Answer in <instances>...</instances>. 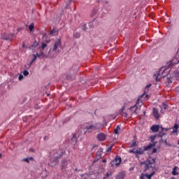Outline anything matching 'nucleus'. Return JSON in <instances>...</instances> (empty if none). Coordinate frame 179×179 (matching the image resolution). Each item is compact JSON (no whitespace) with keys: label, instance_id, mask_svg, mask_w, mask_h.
Segmentation results:
<instances>
[{"label":"nucleus","instance_id":"f257e3e1","mask_svg":"<svg viewBox=\"0 0 179 179\" xmlns=\"http://www.w3.org/2000/svg\"><path fill=\"white\" fill-rule=\"evenodd\" d=\"M141 164L144 165V171L147 173H142L140 176V179H152V177H153L156 171H157L155 159H147L144 162H141Z\"/></svg>","mask_w":179,"mask_h":179},{"label":"nucleus","instance_id":"f03ea898","mask_svg":"<svg viewBox=\"0 0 179 179\" xmlns=\"http://www.w3.org/2000/svg\"><path fill=\"white\" fill-rule=\"evenodd\" d=\"M176 59H176H173L168 62L165 66L162 67L158 73L154 75L155 80H157V82H159V80H160V79L162 78H169V73H170V66L172 64H179V57H177Z\"/></svg>","mask_w":179,"mask_h":179},{"label":"nucleus","instance_id":"7ed1b4c3","mask_svg":"<svg viewBox=\"0 0 179 179\" xmlns=\"http://www.w3.org/2000/svg\"><path fill=\"white\" fill-rule=\"evenodd\" d=\"M103 128V125L101 123H95L93 124H90V126H87L85 128L82 127L80 129V134H86V132H93L95 131L96 132H100V130Z\"/></svg>","mask_w":179,"mask_h":179},{"label":"nucleus","instance_id":"20e7f679","mask_svg":"<svg viewBox=\"0 0 179 179\" xmlns=\"http://www.w3.org/2000/svg\"><path fill=\"white\" fill-rule=\"evenodd\" d=\"M78 72H79V67L78 66H73L66 75V79L67 80H72Z\"/></svg>","mask_w":179,"mask_h":179},{"label":"nucleus","instance_id":"39448f33","mask_svg":"<svg viewBox=\"0 0 179 179\" xmlns=\"http://www.w3.org/2000/svg\"><path fill=\"white\" fill-rule=\"evenodd\" d=\"M32 56L34 57V58L31 60V62L28 64L29 68H30V66L33 65V62H34L35 59H37V57L38 58H48V57H50V54L44 53V52H41L40 53H36V55H32Z\"/></svg>","mask_w":179,"mask_h":179},{"label":"nucleus","instance_id":"423d86ee","mask_svg":"<svg viewBox=\"0 0 179 179\" xmlns=\"http://www.w3.org/2000/svg\"><path fill=\"white\" fill-rule=\"evenodd\" d=\"M155 146V143L153 144H149L146 147L138 148L137 150H136V155H143L146 150H149V149H152Z\"/></svg>","mask_w":179,"mask_h":179},{"label":"nucleus","instance_id":"0eeeda50","mask_svg":"<svg viewBox=\"0 0 179 179\" xmlns=\"http://www.w3.org/2000/svg\"><path fill=\"white\" fill-rule=\"evenodd\" d=\"M64 155V151L62 149H58V150H53L50 152V156L52 157H56L57 159H61L62 156Z\"/></svg>","mask_w":179,"mask_h":179},{"label":"nucleus","instance_id":"6e6552de","mask_svg":"<svg viewBox=\"0 0 179 179\" xmlns=\"http://www.w3.org/2000/svg\"><path fill=\"white\" fill-rule=\"evenodd\" d=\"M161 129H162V131L159 132V138H161L162 141L164 142L165 145H167V138L163 139V136H164V135H166V132H167V131H169V129H164L161 127Z\"/></svg>","mask_w":179,"mask_h":179},{"label":"nucleus","instance_id":"1a4fd4ad","mask_svg":"<svg viewBox=\"0 0 179 179\" xmlns=\"http://www.w3.org/2000/svg\"><path fill=\"white\" fill-rule=\"evenodd\" d=\"M59 163V158L51 156L50 164L52 167H55V166H57V164H58Z\"/></svg>","mask_w":179,"mask_h":179},{"label":"nucleus","instance_id":"9d476101","mask_svg":"<svg viewBox=\"0 0 179 179\" xmlns=\"http://www.w3.org/2000/svg\"><path fill=\"white\" fill-rule=\"evenodd\" d=\"M98 141L103 142V141H106V134H104L103 133H99L97 136H96Z\"/></svg>","mask_w":179,"mask_h":179},{"label":"nucleus","instance_id":"9b49d317","mask_svg":"<svg viewBox=\"0 0 179 179\" xmlns=\"http://www.w3.org/2000/svg\"><path fill=\"white\" fill-rule=\"evenodd\" d=\"M136 110H138V106L136 105H134L129 109V112H131V114H137Z\"/></svg>","mask_w":179,"mask_h":179},{"label":"nucleus","instance_id":"f8f14e48","mask_svg":"<svg viewBox=\"0 0 179 179\" xmlns=\"http://www.w3.org/2000/svg\"><path fill=\"white\" fill-rule=\"evenodd\" d=\"M68 166V161L66 159H63L62 161V170L64 171L66 169V167Z\"/></svg>","mask_w":179,"mask_h":179},{"label":"nucleus","instance_id":"ddd939ff","mask_svg":"<svg viewBox=\"0 0 179 179\" xmlns=\"http://www.w3.org/2000/svg\"><path fill=\"white\" fill-rule=\"evenodd\" d=\"M125 176H127L125 171H122L117 175L116 179H124L125 178Z\"/></svg>","mask_w":179,"mask_h":179},{"label":"nucleus","instance_id":"4468645a","mask_svg":"<svg viewBox=\"0 0 179 179\" xmlns=\"http://www.w3.org/2000/svg\"><path fill=\"white\" fill-rule=\"evenodd\" d=\"M151 131L152 132H158L159 129H160V126L159 125H152L150 127Z\"/></svg>","mask_w":179,"mask_h":179},{"label":"nucleus","instance_id":"2eb2a0df","mask_svg":"<svg viewBox=\"0 0 179 179\" xmlns=\"http://www.w3.org/2000/svg\"><path fill=\"white\" fill-rule=\"evenodd\" d=\"M59 45H61V40L59 39V40L56 41V42L55 43L52 51H55L57 50V48H58L59 47Z\"/></svg>","mask_w":179,"mask_h":179},{"label":"nucleus","instance_id":"dca6fc26","mask_svg":"<svg viewBox=\"0 0 179 179\" xmlns=\"http://www.w3.org/2000/svg\"><path fill=\"white\" fill-rule=\"evenodd\" d=\"M153 113H154L155 118L158 120V118H159L160 115H159V110H157V108H154L153 109Z\"/></svg>","mask_w":179,"mask_h":179},{"label":"nucleus","instance_id":"f3484780","mask_svg":"<svg viewBox=\"0 0 179 179\" xmlns=\"http://www.w3.org/2000/svg\"><path fill=\"white\" fill-rule=\"evenodd\" d=\"M121 158H115V162H113V163H115V166H120V164H121Z\"/></svg>","mask_w":179,"mask_h":179},{"label":"nucleus","instance_id":"a211bd4d","mask_svg":"<svg viewBox=\"0 0 179 179\" xmlns=\"http://www.w3.org/2000/svg\"><path fill=\"white\" fill-rule=\"evenodd\" d=\"M177 170H178V166H175V167L173 169L172 174H173V176H178L179 173L177 171Z\"/></svg>","mask_w":179,"mask_h":179},{"label":"nucleus","instance_id":"6ab92c4d","mask_svg":"<svg viewBox=\"0 0 179 179\" xmlns=\"http://www.w3.org/2000/svg\"><path fill=\"white\" fill-rule=\"evenodd\" d=\"M50 36H57L58 35V31L56 29H53L50 32Z\"/></svg>","mask_w":179,"mask_h":179},{"label":"nucleus","instance_id":"aec40b11","mask_svg":"<svg viewBox=\"0 0 179 179\" xmlns=\"http://www.w3.org/2000/svg\"><path fill=\"white\" fill-rule=\"evenodd\" d=\"M47 47V43H42L41 46L39 48L40 50H41V52H44V50H45V48Z\"/></svg>","mask_w":179,"mask_h":179},{"label":"nucleus","instance_id":"412c9836","mask_svg":"<svg viewBox=\"0 0 179 179\" xmlns=\"http://www.w3.org/2000/svg\"><path fill=\"white\" fill-rule=\"evenodd\" d=\"M156 135L154 136H151L150 137V139L151 140V142H152V143H150V145H153V143L155 144V146H156V143H155V139H156Z\"/></svg>","mask_w":179,"mask_h":179},{"label":"nucleus","instance_id":"4be33fe9","mask_svg":"<svg viewBox=\"0 0 179 179\" xmlns=\"http://www.w3.org/2000/svg\"><path fill=\"white\" fill-rule=\"evenodd\" d=\"M152 86V84H149L148 85L144 90V94H145V93H148V92H149V89H150V87Z\"/></svg>","mask_w":179,"mask_h":179},{"label":"nucleus","instance_id":"5701e85b","mask_svg":"<svg viewBox=\"0 0 179 179\" xmlns=\"http://www.w3.org/2000/svg\"><path fill=\"white\" fill-rule=\"evenodd\" d=\"M73 37H75V38H79L80 37V34L76 31H74Z\"/></svg>","mask_w":179,"mask_h":179},{"label":"nucleus","instance_id":"b1692460","mask_svg":"<svg viewBox=\"0 0 179 179\" xmlns=\"http://www.w3.org/2000/svg\"><path fill=\"white\" fill-rule=\"evenodd\" d=\"M119 131H121V127H120V126H117L116 129H115L114 130V132L115 134H116V135H117Z\"/></svg>","mask_w":179,"mask_h":179},{"label":"nucleus","instance_id":"393cba45","mask_svg":"<svg viewBox=\"0 0 179 179\" xmlns=\"http://www.w3.org/2000/svg\"><path fill=\"white\" fill-rule=\"evenodd\" d=\"M76 142H77V139H76V134H74L73 136V138H72V140H71V143H76Z\"/></svg>","mask_w":179,"mask_h":179},{"label":"nucleus","instance_id":"a878e982","mask_svg":"<svg viewBox=\"0 0 179 179\" xmlns=\"http://www.w3.org/2000/svg\"><path fill=\"white\" fill-rule=\"evenodd\" d=\"M30 160H33V157L30 158H24L22 159V162H26L27 163H30Z\"/></svg>","mask_w":179,"mask_h":179},{"label":"nucleus","instance_id":"bb28decb","mask_svg":"<svg viewBox=\"0 0 179 179\" xmlns=\"http://www.w3.org/2000/svg\"><path fill=\"white\" fill-rule=\"evenodd\" d=\"M101 158V151H97L96 152V159L99 160V159Z\"/></svg>","mask_w":179,"mask_h":179},{"label":"nucleus","instance_id":"cd10ccee","mask_svg":"<svg viewBox=\"0 0 179 179\" xmlns=\"http://www.w3.org/2000/svg\"><path fill=\"white\" fill-rule=\"evenodd\" d=\"M178 128H179L178 124H175V125H174V127H173V132H177V131H178Z\"/></svg>","mask_w":179,"mask_h":179},{"label":"nucleus","instance_id":"c85d7f7f","mask_svg":"<svg viewBox=\"0 0 179 179\" xmlns=\"http://www.w3.org/2000/svg\"><path fill=\"white\" fill-rule=\"evenodd\" d=\"M82 29L84 31H87V26L86 25V24H82Z\"/></svg>","mask_w":179,"mask_h":179},{"label":"nucleus","instance_id":"c756f323","mask_svg":"<svg viewBox=\"0 0 179 179\" xmlns=\"http://www.w3.org/2000/svg\"><path fill=\"white\" fill-rule=\"evenodd\" d=\"M34 29V24H31L29 26V31H33V29Z\"/></svg>","mask_w":179,"mask_h":179},{"label":"nucleus","instance_id":"7c9ffc66","mask_svg":"<svg viewBox=\"0 0 179 179\" xmlns=\"http://www.w3.org/2000/svg\"><path fill=\"white\" fill-rule=\"evenodd\" d=\"M89 27H90V29L94 27V23L93 22H90V23H89Z\"/></svg>","mask_w":179,"mask_h":179},{"label":"nucleus","instance_id":"2f4dec72","mask_svg":"<svg viewBox=\"0 0 179 179\" xmlns=\"http://www.w3.org/2000/svg\"><path fill=\"white\" fill-rule=\"evenodd\" d=\"M24 76H29V71L27 70H24L23 71Z\"/></svg>","mask_w":179,"mask_h":179},{"label":"nucleus","instance_id":"473e14b6","mask_svg":"<svg viewBox=\"0 0 179 179\" xmlns=\"http://www.w3.org/2000/svg\"><path fill=\"white\" fill-rule=\"evenodd\" d=\"M129 153H134V155H136V149L131 150L129 151Z\"/></svg>","mask_w":179,"mask_h":179},{"label":"nucleus","instance_id":"72a5a7b5","mask_svg":"<svg viewBox=\"0 0 179 179\" xmlns=\"http://www.w3.org/2000/svg\"><path fill=\"white\" fill-rule=\"evenodd\" d=\"M122 115V117H124L125 118H127V117H128V114L125 112H123Z\"/></svg>","mask_w":179,"mask_h":179},{"label":"nucleus","instance_id":"f704fd0d","mask_svg":"<svg viewBox=\"0 0 179 179\" xmlns=\"http://www.w3.org/2000/svg\"><path fill=\"white\" fill-rule=\"evenodd\" d=\"M136 146V141H134L132 144L131 145V148H134Z\"/></svg>","mask_w":179,"mask_h":179},{"label":"nucleus","instance_id":"c9c22d12","mask_svg":"<svg viewBox=\"0 0 179 179\" xmlns=\"http://www.w3.org/2000/svg\"><path fill=\"white\" fill-rule=\"evenodd\" d=\"M111 149H113V145H111L108 149L106 150V152H110Z\"/></svg>","mask_w":179,"mask_h":179},{"label":"nucleus","instance_id":"e433bc0d","mask_svg":"<svg viewBox=\"0 0 179 179\" xmlns=\"http://www.w3.org/2000/svg\"><path fill=\"white\" fill-rule=\"evenodd\" d=\"M3 40H6V41H12L10 38L6 37H3Z\"/></svg>","mask_w":179,"mask_h":179},{"label":"nucleus","instance_id":"4c0bfd02","mask_svg":"<svg viewBox=\"0 0 179 179\" xmlns=\"http://www.w3.org/2000/svg\"><path fill=\"white\" fill-rule=\"evenodd\" d=\"M23 75L20 74L18 77L19 80H22L23 79Z\"/></svg>","mask_w":179,"mask_h":179},{"label":"nucleus","instance_id":"58836bf2","mask_svg":"<svg viewBox=\"0 0 179 179\" xmlns=\"http://www.w3.org/2000/svg\"><path fill=\"white\" fill-rule=\"evenodd\" d=\"M143 96H145V94H142L141 96H139L138 101H139V100H141V99H142V97H143Z\"/></svg>","mask_w":179,"mask_h":179},{"label":"nucleus","instance_id":"ea45409f","mask_svg":"<svg viewBox=\"0 0 179 179\" xmlns=\"http://www.w3.org/2000/svg\"><path fill=\"white\" fill-rule=\"evenodd\" d=\"M124 107L122 108V109H120V114H122V113H124Z\"/></svg>","mask_w":179,"mask_h":179},{"label":"nucleus","instance_id":"a19ab883","mask_svg":"<svg viewBox=\"0 0 179 179\" xmlns=\"http://www.w3.org/2000/svg\"><path fill=\"white\" fill-rule=\"evenodd\" d=\"M156 152H157V149L153 148L152 153H156Z\"/></svg>","mask_w":179,"mask_h":179},{"label":"nucleus","instance_id":"79ce46f5","mask_svg":"<svg viewBox=\"0 0 179 179\" xmlns=\"http://www.w3.org/2000/svg\"><path fill=\"white\" fill-rule=\"evenodd\" d=\"M103 163H107V159H103Z\"/></svg>","mask_w":179,"mask_h":179},{"label":"nucleus","instance_id":"37998d69","mask_svg":"<svg viewBox=\"0 0 179 179\" xmlns=\"http://www.w3.org/2000/svg\"><path fill=\"white\" fill-rule=\"evenodd\" d=\"M94 15H96V12L92 13V16H94Z\"/></svg>","mask_w":179,"mask_h":179},{"label":"nucleus","instance_id":"c03bdc74","mask_svg":"<svg viewBox=\"0 0 179 179\" xmlns=\"http://www.w3.org/2000/svg\"><path fill=\"white\" fill-rule=\"evenodd\" d=\"M106 177H110V175L108 174V173H106Z\"/></svg>","mask_w":179,"mask_h":179},{"label":"nucleus","instance_id":"a18cd8bd","mask_svg":"<svg viewBox=\"0 0 179 179\" xmlns=\"http://www.w3.org/2000/svg\"><path fill=\"white\" fill-rule=\"evenodd\" d=\"M164 108H165V109L167 108L166 105H164Z\"/></svg>","mask_w":179,"mask_h":179},{"label":"nucleus","instance_id":"49530a36","mask_svg":"<svg viewBox=\"0 0 179 179\" xmlns=\"http://www.w3.org/2000/svg\"><path fill=\"white\" fill-rule=\"evenodd\" d=\"M22 47L24 48L25 47V45L24 43L22 44Z\"/></svg>","mask_w":179,"mask_h":179},{"label":"nucleus","instance_id":"de8ad7c7","mask_svg":"<svg viewBox=\"0 0 179 179\" xmlns=\"http://www.w3.org/2000/svg\"><path fill=\"white\" fill-rule=\"evenodd\" d=\"M10 36H11L12 37H13L14 34H11Z\"/></svg>","mask_w":179,"mask_h":179},{"label":"nucleus","instance_id":"09e8293b","mask_svg":"<svg viewBox=\"0 0 179 179\" xmlns=\"http://www.w3.org/2000/svg\"><path fill=\"white\" fill-rule=\"evenodd\" d=\"M145 97H149V95H148V94H145Z\"/></svg>","mask_w":179,"mask_h":179},{"label":"nucleus","instance_id":"8fccbe9b","mask_svg":"<svg viewBox=\"0 0 179 179\" xmlns=\"http://www.w3.org/2000/svg\"><path fill=\"white\" fill-rule=\"evenodd\" d=\"M0 157H2V154L0 153Z\"/></svg>","mask_w":179,"mask_h":179},{"label":"nucleus","instance_id":"3c124183","mask_svg":"<svg viewBox=\"0 0 179 179\" xmlns=\"http://www.w3.org/2000/svg\"><path fill=\"white\" fill-rule=\"evenodd\" d=\"M44 139H47V136H45V137H44Z\"/></svg>","mask_w":179,"mask_h":179},{"label":"nucleus","instance_id":"603ef678","mask_svg":"<svg viewBox=\"0 0 179 179\" xmlns=\"http://www.w3.org/2000/svg\"><path fill=\"white\" fill-rule=\"evenodd\" d=\"M44 139H47V136H45V137H44Z\"/></svg>","mask_w":179,"mask_h":179},{"label":"nucleus","instance_id":"864d4df0","mask_svg":"<svg viewBox=\"0 0 179 179\" xmlns=\"http://www.w3.org/2000/svg\"><path fill=\"white\" fill-rule=\"evenodd\" d=\"M136 157H138V155H137V156H136Z\"/></svg>","mask_w":179,"mask_h":179},{"label":"nucleus","instance_id":"5fc2aeb1","mask_svg":"<svg viewBox=\"0 0 179 179\" xmlns=\"http://www.w3.org/2000/svg\"><path fill=\"white\" fill-rule=\"evenodd\" d=\"M96 160L94 161V163H95Z\"/></svg>","mask_w":179,"mask_h":179},{"label":"nucleus","instance_id":"6e6d98bb","mask_svg":"<svg viewBox=\"0 0 179 179\" xmlns=\"http://www.w3.org/2000/svg\"><path fill=\"white\" fill-rule=\"evenodd\" d=\"M144 115H145V112L143 113Z\"/></svg>","mask_w":179,"mask_h":179}]
</instances>
